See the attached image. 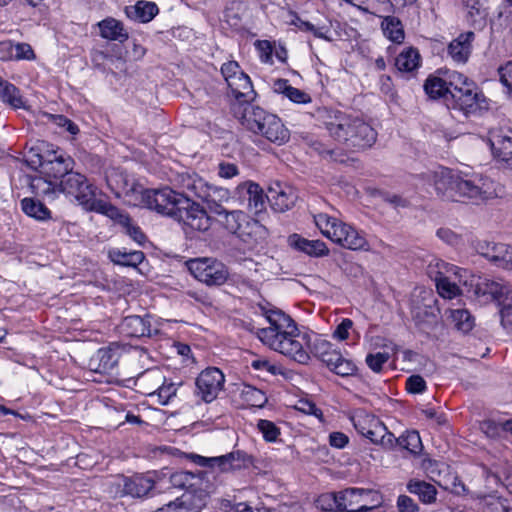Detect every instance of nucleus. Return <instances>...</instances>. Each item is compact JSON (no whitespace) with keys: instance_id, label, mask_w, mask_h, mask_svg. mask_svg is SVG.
I'll return each instance as SVG.
<instances>
[{"instance_id":"f03ea898","label":"nucleus","mask_w":512,"mask_h":512,"mask_svg":"<svg viewBox=\"0 0 512 512\" xmlns=\"http://www.w3.org/2000/svg\"><path fill=\"white\" fill-rule=\"evenodd\" d=\"M419 177L423 186H433L436 193L447 201L486 200L497 195L495 183L482 175L466 178L439 166L422 173Z\"/></svg>"},{"instance_id":"7c9ffc66","label":"nucleus","mask_w":512,"mask_h":512,"mask_svg":"<svg viewBox=\"0 0 512 512\" xmlns=\"http://www.w3.org/2000/svg\"><path fill=\"white\" fill-rule=\"evenodd\" d=\"M424 89L430 98H443L447 107H450L451 91L447 80L440 76H430L424 84Z\"/></svg>"},{"instance_id":"49530a36","label":"nucleus","mask_w":512,"mask_h":512,"mask_svg":"<svg viewBox=\"0 0 512 512\" xmlns=\"http://www.w3.org/2000/svg\"><path fill=\"white\" fill-rule=\"evenodd\" d=\"M22 210L30 217L37 220H45L50 217L49 209L41 202L31 198H24L21 201Z\"/></svg>"},{"instance_id":"0e129e2a","label":"nucleus","mask_w":512,"mask_h":512,"mask_svg":"<svg viewBox=\"0 0 512 512\" xmlns=\"http://www.w3.org/2000/svg\"><path fill=\"white\" fill-rule=\"evenodd\" d=\"M396 506L399 512H419V506L407 495H400Z\"/></svg>"},{"instance_id":"f257e3e1","label":"nucleus","mask_w":512,"mask_h":512,"mask_svg":"<svg viewBox=\"0 0 512 512\" xmlns=\"http://www.w3.org/2000/svg\"><path fill=\"white\" fill-rule=\"evenodd\" d=\"M265 317L269 326L258 330L259 340L295 362L307 364L310 360V335L301 332L295 321L281 310H266Z\"/></svg>"},{"instance_id":"cd10ccee","label":"nucleus","mask_w":512,"mask_h":512,"mask_svg":"<svg viewBox=\"0 0 512 512\" xmlns=\"http://www.w3.org/2000/svg\"><path fill=\"white\" fill-rule=\"evenodd\" d=\"M473 32L460 34L448 46V54L456 63L464 64L471 53V43L474 40Z\"/></svg>"},{"instance_id":"9b49d317","label":"nucleus","mask_w":512,"mask_h":512,"mask_svg":"<svg viewBox=\"0 0 512 512\" xmlns=\"http://www.w3.org/2000/svg\"><path fill=\"white\" fill-rule=\"evenodd\" d=\"M225 375L217 367L202 370L195 379V396L205 403L216 400L223 391Z\"/></svg>"},{"instance_id":"bb28decb","label":"nucleus","mask_w":512,"mask_h":512,"mask_svg":"<svg viewBox=\"0 0 512 512\" xmlns=\"http://www.w3.org/2000/svg\"><path fill=\"white\" fill-rule=\"evenodd\" d=\"M249 460L248 455L241 451H232L226 455L212 457V469H217L219 472H230L240 469Z\"/></svg>"},{"instance_id":"a19ab883","label":"nucleus","mask_w":512,"mask_h":512,"mask_svg":"<svg viewBox=\"0 0 512 512\" xmlns=\"http://www.w3.org/2000/svg\"><path fill=\"white\" fill-rule=\"evenodd\" d=\"M240 398L244 404L251 407H263L267 402L265 393L248 384H244L240 390Z\"/></svg>"},{"instance_id":"473e14b6","label":"nucleus","mask_w":512,"mask_h":512,"mask_svg":"<svg viewBox=\"0 0 512 512\" xmlns=\"http://www.w3.org/2000/svg\"><path fill=\"white\" fill-rule=\"evenodd\" d=\"M273 90L278 94L287 97L291 102L296 104H308L312 101L311 96L289 84L286 79H278L273 83Z\"/></svg>"},{"instance_id":"423d86ee","label":"nucleus","mask_w":512,"mask_h":512,"mask_svg":"<svg viewBox=\"0 0 512 512\" xmlns=\"http://www.w3.org/2000/svg\"><path fill=\"white\" fill-rule=\"evenodd\" d=\"M313 217L322 235L333 243L353 251L370 250V245L364 233L358 231L352 225L326 213H318Z\"/></svg>"},{"instance_id":"e2e57ef3","label":"nucleus","mask_w":512,"mask_h":512,"mask_svg":"<svg viewBox=\"0 0 512 512\" xmlns=\"http://www.w3.org/2000/svg\"><path fill=\"white\" fill-rule=\"evenodd\" d=\"M35 54L31 46L27 43H17L14 45V59L15 60H32Z\"/></svg>"},{"instance_id":"393cba45","label":"nucleus","mask_w":512,"mask_h":512,"mask_svg":"<svg viewBox=\"0 0 512 512\" xmlns=\"http://www.w3.org/2000/svg\"><path fill=\"white\" fill-rule=\"evenodd\" d=\"M201 198L211 213L221 216V213H224L225 210L223 204L231 199V192L228 188L207 185Z\"/></svg>"},{"instance_id":"774afa93","label":"nucleus","mask_w":512,"mask_h":512,"mask_svg":"<svg viewBox=\"0 0 512 512\" xmlns=\"http://www.w3.org/2000/svg\"><path fill=\"white\" fill-rule=\"evenodd\" d=\"M256 49L259 51L260 59L264 63L271 62L272 44L268 40H258L255 43Z\"/></svg>"},{"instance_id":"4468645a","label":"nucleus","mask_w":512,"mask_h":512,"mask_svg":"<svg viewBox=\"0 0 512 512\" xmlns=\"http://www.w3.org/2000/svg\"><path fill=\"white\" fill-rule=\"evenodd\" d=\"M207 472L197 473L189 471H176L169 475L170 484L178 489H184L185 493L193 496H208L211 485L205 479Z\"/></svg>"},{"instance_id":"f8f14e48","label":"nucleus","mask_w":512,"mask_h":512,"mask_svg":"<svg viewBox=\"0 0 512 512\" xmlns=\"http://www.w3.org/2000/svg\"><path fill=\"white\" fill-rule=\"evenodd\" d=\"M180 204L175 220L195 231L204 232L211 227V218L199 203L185 197Z\"/></svg>"},{"instance_id":"6e6d98bb","label":"nucleus","mask_w":512,"mask_h":512,"mask_svg":"<svg viewBox=\"0 0 512 512\" xmlns=\"http://www.w3.org/2000/svg\"><path fill=\"white\" fill-rule=\"evenodd\" d=\"M300 31L303 32H311L316 38L324 39L326 41H331L330 34V26L328 25H315L309 21H303L300 23Z\"/></svg>"},{"instance_id":"9d476101","label":"nucleus","mask_w":512,"mask_h":512,"mask_svg":"<svg viewBox=\"0 0 512 512\" xmlns=\"http://www.w3.org/2000/svg\"><path fill=\"white\" fill-rule=\"evenodd\" d=\"M190 273L208 286H220L229 276L227 267L213 258H196L187 262Z\"/></svg>"},{"instance_id":"c03bdc74","label":"nucleus","mask_w":512,"mask_h":512,"mask_svg":"<svg viewBox=\"0 0 512 512\" xmlns=\"http://www.w3.org/2000/svg\"><path fill=\"white\" fill-rule=\"evenodd\" d=\"M124 232L137 244L144 245L147 241L146 235L143 233L141 228L133 222L130 216L127 213H123L121 216V220L117 221Z\"/></svg>"},{"instance_id":"39448f33","label":"nucleus","mask_w":512,"mask_h":512,"mask_svg":"<svg viewBox=\"0 0 512 512\" xmlns=\"http://www.w3.org/2000/svg\"><path fill=\"white\" fill-rule=\"evenodd\" d=\"M233 113L242 126L254 134L261 135L268 141L282 145L290 138L289 130L275 114H271L259 106L247 104L233 105Z\"/></svg>"},{"instance_id":"052dcab7","label":"nucleus","mask_w":512,"mask_h":512,"mask_svg":"<svg viewBox=\"0 0 512 512\" xmlns=\"http://www.w3.org/2000/svg\"><path fill=\"white\" fill-rule=\"evenodd\" d=\"M239 173V168L235 163L228 161H221L218 163L217 175L222 179H232L238 176Z\"/></svg>"},{"instance_id":"20e7f679","label":"nucleus","mask_w":512,"mask_h":512,"mask_svg":"<svg viewBox=\"0 0 512 512\" xmlns=\"http://www.w3.org/2000/svg\"><path fill=\"white\" fill-rule=\"evenodd\" d=\"M323 123L329 135L348 149L371 147L377 134L364 120L338 110H326Z\"/></svg>"},{"instance_id":"de8ad7c7","label":"nucleus","mask_w":512,"mask_h":512,"mask_svg":"<svg viewBox=\"0 0 512 512\" xmlns=\"http://www.w3.org/2000/svg\"><path fill=\"white\" fill-rule=\"evenodd\" d=\"M30 186L36 195L50 198H53L59 190V185L44 177L32 178Z\"/></svg>"},{"instance_id":"ea45409f","label":"nucleus","mask_w":512,"mask_h":512,"mask_svg":"<svg viewBox=\"0 0 512 512\" xmlns=\"http://www.w3.org/2000/svg\"><path fill=\"white\" fill-rule=\"evenodd\" d=\"M381 27L384 35L395 43H401L404 40V30L401 21L394 16L383 18Z\"/></svg>"},{"instance_id":"58836bf2","label":"nucleus","mask_w":512,"mask_h":512,"mask_svg":"<svg viewBox=\"0 0 512 512\" xmlns=\"http://www.w3.org/2000/svg\"><path fill=\"white\" fill-rule=\"evenodd\" d=\"M508 285L509 284L503 280H492L485 278L477 283L476 292L481 295H489L493 300H497L499 302V300L503 297L504 291Z\"/></svg>"},{"instance_id":"412c9836","label":"nucleus","mask_w":512,"mask_h":512,"mask_svg":"<svg viewBox=\"0 0 512 512\" xmlns=\"http://www.w3.org/2000/svg\"><path fill=\"white\" fill-rule=\"evenodd\" d=\"M266 198L273 210L285 212L294 206L298 195L293 187L276 183L269 188Z\"/></svg>"},{"instance_id":"5701e85b","label":"nucleus","mask_w":512,"mask_h":512,"mask_svg":"<svg viewBox=\"0 0 512 512\" xmlns=\"http://www.w3.org/2000/svg\"><path fill=\"white\" fill-rule=\"evenodd\" d=\"M121 331L127 337H151L158 333L157 328H153L150 316L141 317L138 315L127 316L121 323Z\"/></svg>"},{"instance_id":"7ed1b4c3","label":"nucleus","mask_w":512,"mask_h":512,"mask_svg":"<svg viewBox=\"0 0 512 512\" xmlns=\"http://www.w3.org/2000/svg\"><path fill=\"white\" fill-rule=\"evenodd\" d=\"M116 182H122L116 188L111 187L116 197H123L124 200L133 206L144 207L159 214L175 218L178 208L181 206L185 195L165 186L159 189H145L140 184L128 179V176L120 173L116 175ZM111 180L108 181L112 186Z\"/></svg>"},{"instance_id":"4be33fe9","label":"nucleus","mask_w":512,"mask_h":512,"mask_svg":"<svg viewBox=\"0 0 512 512\" xmlns=\"http://www.w3.org/2000/svg\"><path fill=\"white\" fill-rule=\"evenodd\" d=\"M427 274L431 279L437 281L442 277L454 276L458 279L459 283L467 285L469 280V273L467 270L449 264L439 258H432L427 266Z\"/></svg>"},{"instance_id":"3c124183","label":"nucleus","mask_w":512,"mask_h":512,"mask_svg":"<svg viewBox=\"0 0 512 512\" xmlns=\"http://www.w3.org/2000/svg\"><path fill=\"white\" fill-rule=\"evenodd\" d=\"M501 306L500 314L504 325H512V286L509 284L504 291L503 297L499 300Z\"/></svg>"},{"instance_id":"c9c22d12","label":"nucleus","mask_w":512,"mask_h":512,"mask_svg":"<svg viewBox=\"0 0 512 512\" xmlns=\"http://www.w3.org/2000/svg\"><path fill=\"white\" fill-rule=\"evenodd\" d=\"M208 496H193L191 493H184L181 498L171 503L173 512H200L206 505Z\"/></svg>"},{"instance_id":"864d4df0","label":"nucleus","mask_w":512,"mask_h":512,"mask_svg":"<svg viewBox=\"0 0 512 512\" xmlns=\"http://www.w3.org/2000/svg\"><path fill=\"white\" fill-rule=\"evenodd\" d=\"M439 295L443 298L452 299L460 294V289L451 277H442L435 281Z\"/></svg>"},{"instance_id":"aec40b11","label":"nucleus","mask_w":512,"mask_h":512,"mask_svg":"<svg viewBox=\"0 0 512 512\" xmlns=\"http://www.w3.org/2000/svg\"><path fill=\"white\" fill-rule=\"evenodd\" d=\"M234 197L240 204L247 202V207L254 213L261 212L265 207V198L262 188L253 181H244L234 189Z\"/></svg>"},{"instance_id":"13d9d810","label":"nucleus","mask_w":512,"mask_h":512,"mask_svg":"<svg viewBox=\"0 0 512 512\" xmlns=\"http://www.w3.org/2000/svg\"><path fill=\"white\" fill-rule=\"evenodd\" d=\"M446 80L450 88V91L463 90L462 87H468V84L474 83L467 76L457 71L447 72Z\"/></svg>"},{"instance_id":"4d7b16f0","label":"nucleus","mask_w":512,"mask_h":512,"mask_svg":"<svg viewBox=\"0 0 512 512\" xmlns=\"http://www.w3.org/2000/svg\"><path fill=\"white\" fill-rule=\"evenodd\" d=\"M258 430L267 442H275L280 435L279 428L269 420L261 419L257 423Z\"/></svg>"},{"instance_id":"1a4fd4ad","label":"nucleus","mask_w":512,"mask_h":512,"mask_svg":"<svg viewBox=\"0 0 512 512\" xmlns=\"http://www.w3.org/2000/svg\"><path fill=\"white\" fill-rule=\"evenodd\" d=\"M462 88L463 90L451 91L449 109L459 110L465 116L480 115L489 109V100L475 83Z\"/></svg>"},{"instance_id":"72a5a7b5","label":"nucleus","mask_w":512,"mask_h":512,"mask_svg":"<svg viewBox=\"0 0 512 512\" xmlns=\"http://www.w3.org/2000/svg\"><path fill=\"white\" fill-rule=\"evenodd\" d=\"M81 206H83L86 210L94 211L103 215H106L110 219H112L115 223H117L118 220H121V216L124 213L122 210L117 208L116 206L100 200L96 199V190L92 191V196L86 203H82Z\"/></svg>"},{"instance_id":"0eeeda50","label":"nucleus","mask_w":512,"mask_h":512,"mask_svg":"<svg viewBox=\"0 0 512 512\" xmlns=\"http://www.w3.org/2000/svg\"><path fill=\"white\" fill-rule=\"evenodd\" d=\"M221 73L232 95L238 101L236 105L243 107L255 99L256 93L250 77L241 70L236 61L224 63L221 67Z\"/></svg>"},{"instance_id":"680f3d73","label":"nucleus","mask_w":512,"mask_h":512,"mask_svg":"<svg viewBox=\"0 0 512 512\" xmlns=\"http://www.w3.org/2000/svg\"><path fill=\"white\" fill-rule=\"evenodd\" d=\"M406 389L412 394H421L426 390V382L420 375H411L406 380Z\"/></svg>"},{"instance_id":"69168bd1","label":"nucleus","mask_w":512,"mask_h":512,"mask_svg":"<svg viewBox=\"0 0 512 512\" xmlns=\"http://www.w3.org/2000/svg\"><path fill=\"white\" fill-rule=\"evenodd\" d=\"M437 236L451 246H458L461 243V237L449 228L438 229Z\"/></svg>"},{"instance_id":"6e6552de","label":"nucleus","mask_w":512,"mask_h":512,"mask_svg":"<svg viewBox=\"0 0 512 512\" xmlns=\"http://www.w3.org/2000/svg\"><path fill=\"white\" fill-rule=\"evenodd\" d=\"M340 512H369L382 505L378 491L364 488H347L339 492Z\"/></svg>"},{"instance_id":"6ab92c4d","label":"nucleus","mask_w":512,"mask_h":512,"mask_svg":"<svg viewBox=\"0 0 512 512\" xmlns=\"http://www.w3.org/2000/svg\"><path fill=\"white\" fill-rule=\"evenodd\" d=\"M488 142L493 157L508 166H512V129L492 128L488 133Z\"/></svg>"},{"instance_id":"603ef678","label":"nucleus","mask_w":512,"mask_h":512,"mask_svg":"<svg viewBox=\"0 0 512 512\" xmlns=\"http://www.w3.org/2000/svg\"><path fill=\"white\" fill-rule=\"evenodd\" d=\"M339 503V492L322 494L316 501L317 507L323 512H340Z\"/></svg>"},{"instance_id":"4c0bfd02","label":"nucleus","mask_w":512,"mask_h":512,"mask_svg":"<svg viewBox=\"0 0 512 512\" xmlns=\"http://www.w3.org/2000/svg\"><path fill=\"white\" fill-rule=\"evenodd\" d=\"M421 56L417 49L405 48L395 59V66L399 71L412 72L420 66Z\"/></svg>"},{"instance_id":"338daca9","label":"nucleus","mask_w":512,"mask_h":512,"mask_svg":"<svg viewBox=\"0 0 512 512\" xmlns=\"http://www.w3.org/2000/svg\"><path fill=\"white\" fill-rule=\"evenodd\" d=\"M501 83L512 92V60L498 68Z\"/></svg>"},{"instance_id":"8fccbe9b","label":"nucleus","mask_w":512,"mask_h":512,"mask_svg":"<svg viewBox=\"0 0 512 512\" xmlns=\"http://www.w3.org/2000/svg\"><path fill=\"white\" fill-rule=\"evenodd\" d=\"M462 3L471 21L485 18V0H462Z\"/></svg>"},{"instance_id":"2f4dec72","label":"nucleus","mask_w":512,"mask_h":512,"mask_svg":"<svg viewBox=\"0 0 512 512\" xmlns=\"http://www.w3.org/2000/svg\"><path fill=\"white\" fill-rule=\"evenodd\" d=\"M125 12L131 20L147 23L156 16L158 7L153 2L138 1L135 5L126 7Z\"/></svg>"},{"instance_id":"37998d69","label":"nucleus","mask_w":512,"mask_h":512,"mask_svg":"<svg viewBox=\"0 0 512 512\" xmlns=\"http://www.w3.org/2000/svg\"><path fill=\"white\" fill-rule=\"evenodd\" d=\"M317 349L321 360L331 371H333V367L340 365L342 360L345 358L339 351L333 349L332 345L326 341H321L318 344Z\"/></svg>"},{"instance_id":"e433bc0d","label":"nucleus","mask_w":512,"mask_h":512,"mask_svg":"<svg viewBox=\"0 0 512 512\" xmlns=\"http://www.w3.org/2000/svg\"><path fill=\"white\" fill-rule=\"evenodd\" d=\"M108 257L115 264L131 267H136L145 258L142 251H127L126 249L119 248L110 249Z\"/></svg>"},{"instance_id":"79ce46f5","label":"nucleus","mask_w":512,"mask_h":512,"mask_svg":"<svg viewBox=\"0 0 512 512\" xmlns=\"http://www.w3.org/2000/svg\"><path fill=\"white\" fill-rule=\"evenodd\" d=\"M410 493L417 494L424 503H432L436 499V489L433 485L424 481L411 480L407 484Z\"/></svg>"},{"instance_id":"a211bd4d","label":"nucleus","mask_w":512,"mask_h":512,"mask_svg":"<svg viewBox=\"0 0 512 512\" xmlns=\"http://www.w3.org/2000/svg\"><path fill=\"white\" fill-rule=\"evenodd\" d=\"M94 190H96V187L83 174L78 172L71 171L59 183V191L73 197L80 205L88 202Z\"/></svg>"},{"instance_id":"f3484780","label":"nucleus","mask_w":512,"mask_h":512,"mask_svg":"<svg viewBox=\"0 0 512 512\" xmlns=\"http://www.w3.org/2000/svg\"><path fill=\"white\" fill-rule=\"evenodd\" d=\"M474 249L493 265L512 271V247L509 245L479 240L476 242Z\"/></svg>"},{"instance_id":"a878e982","label":"nucleus","mask_w":512,"mask_h":512,"mask_svg":"<svg viewBox=\"0 0 512 512\" xmlns=\"http://www.w3.org/2000/svg\"><path fill=\"white\" fill-rule=\"evenodd\" d=\"M290 247L308 254L309 256L322 257L329 254V249L321 240H308L298 234H292L288 237Z\"/></svg>"},{"instance_id":"ddd939ff","label":"nucleus","mask_w":512,"mask_h":512,"mask_svg":"<svg viewBox=\"0 0 512 512\" xmlns=\"http://www.w3.org/2000/svg\"><path fill=\"white\" fill-rule=\"evenodd\" d=\"M151 383L152 391H147V395L156 398L160 405H167L173 397L176 396L178 385L167 380L159 370H151L140 378V385L146 386Z\"/></svg>"},{"instance_id":"c85d7f7f","label":"nucleus","mask_w":512,"mask_h":512,"mask_svg":"<svg viewBox=\"0 0 512 512\" xmlns=\"http://www.w3.org/2000/svg\"><path fill=\"white\" fill-rule=\"evenodd\" d=\"M100 29V36L109 41L124 42L128 39V33L123 24L112 17H108L97 23Z\"/></svg>"},{"instance_id":"09e8293b","label":"nucleus","mask_w":512,"mask_h":512,"mask_svg":"<svg viewBox=\"0 0 512 512\" xmlns=\"http://www.w3.org/2000/svg\"><path fill=\"white\" fill-rule=\"evenodd\" d=\"M397 444L413 454H418L422 450V442L417 431H408L397 438Z\"/></svg>"},{"instance_id":"5fc2aeb1","label":"nucleus","mask_w":512,"mask_h":512,"mask_svg":"<svg viewBox=\"0 0 512 512\" xmlns=\"http://www.w3.org/2000/svg\"><path fill=\"white\" fill-rule=\"evenodd\" d=\"M369 421V431L364 432V436L371 440L375 444H379L383 434H385V425L375 417H367Z\"/></svg>"},{"instance_id":"bf43d9fd","label":"nucleus","mask_w":512,"mask_h":512,"mask_svg":"<svg viewBox=\"0 0 512 512\" xmlns=\"http://www.w3.org/2000/svg\"><path fill=\"white\" fill-rule=\"evenodd\" d=\"M390 355L387 352L370 353L366 356V364L376 373L382 370L383 365L389 360Z\"/></svg>"},{"instance_id":"c756f323","label":"nucleus","mask_w":512,"mask_h":512,"mask_svg":"<svg viewBox=\"0 0 512 512\" xmlns=\"http://www.w3.org/2000/svg\"><path fill=\"white\" fill-rule=\"evenodd\" d=\"M154 487L151 478L145 476H134L123 480L122 492L132 497H143L149 493Z\"/></svg>"},{"instance_id":"f704fd0d","label":"nucleus","mask_w":512,"mask_h":512,"mask_svg":"<svg viewBox=\"0 0 512 512\" xmlns=\"http://www.w3.org/2000/svg\"><path fill=\"white\" fill-rule=\"evenodd\" d=\"M0 101L14 109L25 107V101L20 90L2 77H0Z\"/></svg>"},{"instance_id":"2eb2a0df","label":"nucleus","mask_w":512,"mask_h":512,"mask_svg":"<svg viewBox=\"0 0 512 512\" xmlns=\"http://www.w3.org/2000/svg\"><path fill=\"white\" fill-rule=\"evenodd\" d=\"M220 224L229 233L237 236L242 241H248L257 227V222L252 221L242 210H224L221 213Z\"/></svg>"},{"instance_id":"dca6fc26","label":"nucleus","mask_w":512,"mask_h":512,"mask_svg":"<svg viewBox=\"0 0 512 512\" xmlns=\"http://www.w3.org/2000/svg\"><path fill=\"white\" fill-rule=\"evenodd\" d=\"M38 161L33 159L30 160L32 164H37L40 173L48 178H64L65 175L69 174L73 168V159L65 154H58L56 151L48 153L46 157L42 155H36Z\"/></svg>"},{"instance_id":"b1692460","label":"nucleus","mask_w":512,"mask_h":512,"mask_svg":"<svg viewBox=\"0 0 512 512\" xmlns=\"http://www.w3.org/2000/svg\"><path fill=\"white\" fill-rule=\"evenodd\" d=\"M119 361V349L114 347L100 348L89 360L88 366L96 373L110 372Z\"/></svg>"},{"instance_id":"a18cd8bd","label":"nucleus","mask_w":512,"mask_h":512,"mask_svg":"<svg viewBox=\"0 0 512 512\" xmlns=\"http://www.w3.org/2000/svg\"><path fill=\"white\" fill-rule=\"evenodd\" d=\"M450 318L455 328L463 333H468L475 325L474 317L466 309L450 310Z\"/></svg>"}]
</instances>
